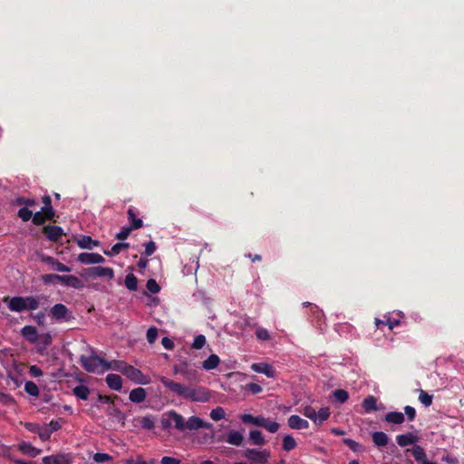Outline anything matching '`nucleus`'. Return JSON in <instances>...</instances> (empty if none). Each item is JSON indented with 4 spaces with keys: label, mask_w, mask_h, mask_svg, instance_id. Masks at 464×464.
<instances>
[{
    "label": "nucleus",
    "mask_w": 464,
    "mask_h": 464,
    "mask_svg": "<svg viewBox=\"0 0 464 464\" xmlns=\"http://www.w3.org/2000/svg\"><path fill=\"white\" fill-rule=\"evenodd\" d=\"M411 454L417 462L422 463L427 458L425 450L420 445H414L411 450Z\"/></svg>",
    "instance_id": "obj_32"
},
{
    "label": "nucleus",
    "mask_w": 464,
    "mask_h": 464,
    "mask_svg": "<svg viewBox=\"0 0 464 464\" xmlns=\"http://www.w3.org/2000/svg\"><path fill=\"white\" fill-rule=\"evenodd\" d=\"M164 416H168L172 420L176 430H178L179 431H185L186 420L181 414L178 413L174 410H171V411H168L167 413H165Z\"/></svg>",
    "instance_id": "obj_12"
},
{
    "label": "nucleus",
    "mask_w": 464,
    "mask_h": 464,
    "mask_svg": "<svg viewBox=\"0 0 464 464\" xmlns=\"http://www.w3.org/2000/svg\"><path fill=\"white\" fill-rule=\"evenodd\" d=\"M419 401L426 407H429L432 403V395L429 394L423 390H420L419 395Z\"/></svg>",
    "instance_id": "obj_44"
},
{
    "label": "nucleus",
    "mask_w": 464,
    "mask_h": 464,
    "mask_svg": "<svg viewBox=\"0 0 464 464\" xmlns=\"http://www.w3.org/2000/svg\"><path fill=\"white\" fill-rule=\"evenodd\" d=\"M252 369L256 372L264 373L267 377H273L275 373L273 366L268 363H254Z\"/></svg>",
    "instance_id": "obj_22"
},
{
    "label": "nucleus",
    "mask_w": 464,
    "mask_h": 464,
    "mask_svg": "<svg viewBox=\"0 0 464 464\" xmlns=\"http://www.w3.org/2000/svg\"><path fill=\"white\" fill-rule=\"evenodd\" d=\"M5 302H7V306L12 312L25 311L24 297L23 296L5 297Z\"/></svg>",
    "instance_id": "obj_11"
},
{
    "label": "nucleus",
    "mask_w": 464,
    "mask_h": 464,
    "mask_svg": "<svg viewBox=\"0 0 464 464\" xmlns=\"http://www.w3.org/2000/svg\"><path fill=\"white\" fill-rule=\"evenodd\" d=\"M112 457L107 453H95L93 456V460L97 463H103L105 461L111 460Z\"/></svg>",
    "instance_id": "obj_54"
},
{
    "label": "nucleus",
    "mask_w": 464,
    "mask_h": 464,
    "mask_svg": "<svg viewBox=\"0 0 464 464\" xmlns=\"http://www.w3.org/2000/svg\"><path fill=\"white\" fill-rule=\"evenodd\" d=\"M100 241L93 240L90 236H82L77 241V245L83 249H92L93 246H99Z\"/></svg>",
    "instance_id": "obj_23"
},
{
    "label": "nucleus",
    "mask_w": 464,
    "mask_h": 464,
    "mask_svg": "<svg viewBox=\"0 0 464 464\" xmlns=\"http://www.w3.org/2000/svg\"><path fill=\"white\" fill-rule=\"evenodd\" d=\"M419 438L411 432L400 434L396 437V441L401 447H406L417 442Z\"/></svg>",
    "instance_id": "obj_19"
},
{
    "label": "nucleus",
    "mask_w": 464,
    "mask_h": 464,
    "mask_svg": "<svg viewBox=\"0 0 464 464\" xmlns=\"http://www.w3.org/2000/svg\"><path fill=\"white\" fill-rule=\"evenodd\" d=\"M146 287L152 294H157L160 291V286L153 278H150L147 281Z\"/></svg>",
    "instance_id": "obj_49"
},
{
    "label": "nucleus",
    "mask_w": 464,
    "mask_h": 464,
    "mask_svg": "<svg viewBox=\"0 0 464 464\" xmlns=\"http://www.w3.org/2000/svg\"><path fill=\"white\" fill-rule=\"evenodd\" d=\"M16 204L19 206L33 207L36 205V201L34 198L18 197L16 198Z\"/></svg>",
    "instance_id": "obj_48"
},
{
    "label": "nucleus",
    "mask_w": 464,
    "mask_h": 464,
    "mask_svg": "<svg viewBox=\"0 0 464 464\" xmlns=\"http://www.w3.org/2000/svg\"><path fill=\"white\" fill-rule=\"evenodd\" d=\"M20 450L23 453L30 455L31 457H36L40 453L38 449L25 442L20 445Z\"/></svg>",
    "instance_id": "obj_36"
},
{
    "label": "nucleus",
    "mask_w": 464,
    "mask_h": 464,
    "mask_svg": "<svg viewBox=\"0 0 464 464\" xmlns=\"http://www.w3.org/2000/svg\"><path fill=\"white\" fill-rule=\"evenodd\" d=\"M126 365L127 363L124 361L112 360L111 362H108L104 359V362H102V372L109 370H113L122 373V371L123 369H125Z\"/></svg>",
    "instance_id": "obj_14"
},
{
    "label": "nucleus",
    "mask_w": 464,
    "mask_h": 464,
    "mask_svg": "<svg viewBox=\"0 0 464 464\" xmlns=\"http://www.w3.org/2000/svg\"><path fill=\"white\" fill-rule=\"evenodd\" d=\"M241 420L246 424H253L255 425L256 421V416H253L252 414H243L240 416Z\"/></svg>",
    "instance_id": "obj_62"
},
{
    "label": "nucleus",
    "mask_w": 464,
    "mask_h": 464,
    "mask_svg": "<svg viewBox=\"0 0 464 464\" xmlns=\"http://www.w3.org/2000/svg\"><path fill=\"white\" fill-rule=\"evenodd\" d=\"M29 373L32 377L37 378L43 375V371L37 365H31L29 368Z\"/></svg>",
    "instance_id": "obj_61"
},
{
    "label": "nucleus",
    "mask_w": 464,
    "mask_h": 464,
    "mask_svg": "<svg viewBox=\"0 0 464 464\" xmlns=\"http://www.w3.org/2000/svg\"><path fill=\"white\" fill-rule=\"evenodd\" d=\"M249 439L256 446H263L266 444V440L264 439L262 432L258 430H250Z\"/></svg>",
    "instance_id": "obj_28"
},
{
    "label": "nucleus",
    "mask_w": 464,
    "mask_h": 464,
    "mask_svg": "<svg viewBox=\"0 0 464 464\" xmlns=\"http://www.w3.org/2000/svg\"><path fill=\"white\" fill-rule=\"evenodd\" d=\"M144 246H145L144 255L146 256H150L151 255H153V253L157 249V246H156V244L154 241H150V242L146 243Z\"/></svg>",
    "instance_id": "obj_56"
},
{
    "label": "nucleus",
    "mask_w": 464,
    "mask_h": 464,
    "mask_svg": "<svg viewBox=\"0 0 464 464\" xmlns=\"http://www.w3.org/2000/svg\"><path fill=\"white\" fill-rule=\"evenodd\" d=\"M302 413L306 417V418H309L310 420H312L314 422H316L315 419H316V411L314 408H313L312 406L310 405H307L305 406L303 411H302Z\"/></svg>",
    "instance_id": "obj_47"
},
{
    "label": "nucleus",
    "mask_w": 464,
    "mask_h": 464,
    "mask_svg": "<svg viewBox=\"0 0 464 464\" xmlns=\"http://www.w3.org/2000/svg\"><path fill=\"white\" fill-rule=\"evenodd\" d=\"M134 230L133 228H131L130 227H123L121 231L119 233L116 234L115 237L118 239V240H124L126 239L130 232Z\"/></svg>",
    "instance_id": "obj_53"
},
{
    "label": "nucleus",
    "mask_w": 464,
    "mask_h": 464,
    "mask_svg": "<svg viewBox=\"0 0 464 464\" xmlns=\"http://www.w3.org/2000/svg\"><path fill=\"white\" fill-rule=\"evenodd\" d=\"M41 280L44 284L53 283L54 281H57V274H45V275H43L42 277H41Z\"/></svg>",
    "instance_id": "obj_60"
},
{
    "label": "nucleus",
    "mask_w": 464,
    "mask_h": 464,
    "mask_svg": "<svg viewBox=\"0 0 464 464\" xmlns=\"http://www.w3.org/2000/svg\"><path fill=\"white\" fill-rule=\"evenodd\" d=\"M262 428L266 429L271 433H276L279 429V424L276 421L266 419Z\"/></svg>",
    "instance_id": "obj_45"
},
{
    "label": "nucleus",
    "mask_w": 464,
    "mask_h": 464,
    "mask_svg": "<svg viewBox=\"0 0 464 464\" xmlns=\"http://www.w3.org/2000/svg\"><path fill=\"white\" fill-rule=\"evenodd\" d=\"M206 344V337L203 334H198L194 338L192 348L196 350L201 349Z\"/></svg>",
    "instance_id": "obj_50"
},
{
    "label": "nucleus",
    "mask_w": 464,
    "mask_h": 464,
    "mask_svg": "<svg viewBox=\"0 0 464 464\" xmlns=\"http://www.w3.org/2000/svg\"><path fill=\"white\" fill-rule=\"evenodd\" d=\"M24 391L31 396L37 397L39 395L38 386L32 381H28L24 384Z\"/></svg>",
    "instance_id": "obj_39"
},
{
    "label": "nucleus",
    "mask_w": 464,
    "mask_h": 464,
    "mask_svg": "<svg viewBox=\"0 0 464 464\" xmlns=\"http://www.w3.org/2000/svg\"><path fill=\"white\" fill-rule=\"evenodd\" d=\"M219 362V357L217 354H211L203 362L202 366L205 370H213L218 367Z\"/></svg>",
    "instance_id": "obj_29"
},
{
    "label": "nucleus",
    "mask_w": 464,
    "mask_h": 464,
    "mask_svg": "<svg viewBox=\"0 0 464 464\" xmlns=\"http://www.w3.org/2000/svg\"><path fill=\"white\" fill-rule=\"evenodd\" d=\"M288 426L293 430H305L309 428V422L298 415H291L288 418Z\"/></svg>",
    "instance_id": "obj_13"
},
{
    "label": "nucleus",
    "mask_w": 464,
    "mask_h": 464,
    "mask_svg": "<svg viewBox=\"0 0 464 464\" xmlns=\"http://www.w3.org/2000/svg\"><path fill=\"white\" fill-rule=\"evenodd\" d=\"M256 335L258 340L261 341H268L271 339L269 332L266 328H257L256 331Z\"/></svg>",
    "instance_id": "obj_51"
},
{
    "label": "nucleus",
    "mask_w": 464,
    "mask_h": 464,
    "mask_svg": "<svg viewBox=\"0 0 464 464\" xmlns=\"http://www.w3.org/2000/svg\"><path fill=\"white\" fill-rule=\"evenodd\" d=\"M243 457L255 464H266L271 458V452L268 450H257L247 448L243 452Z\"/></svg>",
    "instance_id": "obj_2"
},
{
    "label": "nucleus",
    "mask_w": 464,
    "mask_h": 464,
    "mask_svg": "<svg viewBox=\"0 0 464 464\" xmlns=\"http://www.w3.org/2000/svg\"><path fill=\"white\" fill-rule=\"evenodd\" d=\"M108 387L113 391L120 392L122 388V379L115 373H109L105 378Z\"/></svg>",
    "instance_id": "obj_16"
},
{
    "label": "nucleus",
    "mask_w": 464,
    "mask_h": 464,
    "mask_svg": "<svg viewBox=\"0 0 464 464\" xmlns=\"http://www.w3.org/2000/svg\"><path fill=\"white\" fill-rule=\"evenodd\" d=\"M330 416L329 408H321L318 411H316V425H321L324 421H325Z\"/></svg>",
    "instance_id": "obj_37"
},
{
    "label": "nucleus",
    "mask_w": 464,
    "mask_h": 464,
    "mask_svg": "<svg viewBox=\"0 0 464 464\" xmlns=\"http://www.w3.org/2000/svg\"><path fill=\"white\" fill-rule=\"evenodd\" d=\"M67 286L72 287L74 289H82L83 287V284L82 281L77 276L69 275Z\"/></svg>",
    "instance_id": "obj_41"
},
{
    "label": "nucleus",
    "mask_w": 464,
    "mask_h": 464,
    "mask_svg": "<svg viewBox=\"0 0 464 464\" xmlns=\"http://www.w3.org/2000/svg\"><path fill=\"white\" fill-rule=\"evenodd\" d=\"M146 395V390L144 388L138 387L130 391L129 399L132 402L140 403L145 401Z\"/></svg>",
    "instance_id": "obj_21"
},
{
    "label": "nucleus",
    "mask_w": 464,
    "mask_h": 464,
    "mask_svg": "<svg viewBox=\"0 0 464 464\" xmlns=\"http://www.w3.org/2000/svg\"><path fill=\"white\" fill-rule=\"evenodd\" d=\"M211 429L212 424L209 422H205L202 419L198 416H190L185 423V430H197L199 429Z\"/></svg>",
    "instance_id": "obj_8"
},
{
    "label": "nucleus",
    "mask_w": 464,
    "mask_h": 464,
    "mask_svg": "<svg viewBox=\"0 0 464 464\" xmlns=\"http://www.w3.org/2000/svg\"><path fill=\"white\" fill-rule=\"evenodd\" d=\"M226 441L233 446H242L244 436L240 431L232 430L227 432Z\"/></svg>",
    "instance_id": "obj_17"
},
{
    "label": "nucleus",
    "mask_w": 464,
    "mask_h": 464,
    "mask_svg": "<svg viewBox=\"0 0 464 464\" xmlns=\"http://www.w3.org/2000/svg\"><path fill=\"white\" fill-rule=\"evenodd\" d=\"M48 430H50V432L53 434L54 431H57L61 429V424L59 422V420H51L48 424L45 425Z\"/></svg>",
    "instance_id": "obj_58"
},
{
    "label": "nucleus",
    "mask_w": 464,
    "mask_h": 464,
    "mask_svg": "<svg viewBox=\"0 0 464 464\" xmlns=\"http://www.w3.org/2000/svg\"><path fill=\"white\" fill-rule=\"evenodd\" d=\"M342 441L344 445H346L354 453L365 452V447L362 444H361L352 439L345 438Z\"/></svg>",
    "instance_id": "obj_25"
},
{
    "label": "nucleus",
    "mask_w": 464,
    "mask_h": 464,
    "mask_svg": "<svg viewBox=\"0 0 464 464\" xmlns=\"http://www.w3.org/2000/svg\"><path fill=\"white\" fill-rule=\"evenodd\" d=\"M148 343H153L158 338V329L156 327H150L148 329L146 334Z\"/></svg>",
    "instance_id": "obj_52"
},
{
    "label": "nucleus",
    "mask_w": 464,
    "mask_h": 464,
    "mask_svg": "<svg viewBox=\"0 0 464 464\" xmlns=\"http://www.w3.org/2000/svg\"><path fill=\"white\" fill-rule=\"evenodd\" d=\"M404 420V414L398 411H391L385 415V420L389 423L401 424Z\"/></svg>",
    "instance_id": "obj_27"
},
{
    "label": "nucleus",
    "mask_w": 464,
    "mask_h": 464,
    "mask_svg": "<svg viewBox=\"0 0 464 464\" xmlns=\"http://www.w3.org/2000/svg\"><path fill=\"white\" fill-rule=\"evenodd\" d=\"M376 402V398L369 395L363 400L362 407L366 412H371L377 410Z\"/></svg>",
    "instance_id": "obj_31"
},
{
    "label": "nucleus",
    "mask_w": 464,
    "mask_h": 464,
    "mask_svg": "<svg viewBox=\"0 0 464 464\" xmlns=\"http://www.w3.org/2000/svg\"><path fill=\"white\" fill-rule=\"evenodd\" d=\"M22 336L31 343H35L38 341V333L34 326L25 325L21 330Z\"/></svg>",
    "instance_id": "obj_15"
},
{
    "label": "nucleus",
    "mask_w": 464,
    "mask_h": 464,
    "mask_svg": "<svg viewBox=\"0 0 464 464\" xmlns=\"http://www.w3.org/2000/svg\"><path fill=\"white\" fill-rule=\"evenodd\" d=\"M39 258L43 263L47 264L53 270H56L58 272H70L71 271V267L61 263L57 258H54L53 256L41 254V255H39Z\"/></svg>",
    "instance_id": "obj_7"
},
{
    "label": "nucleus",
    "mask_w": 464,
    "mask_h": 464,
    "mask_svg": "<svg viewBox=\"0 0 464 464\" xmlns=\"http://www.w3.org/2000/svg\"><path fill=\"white\" fill-rule=\"evenodd\" d=\"M44 464H72V458L70 454H56L43 458Z\"/></svg>",
    "instance_id": "obj_10"
},
{
    "label": "nucleus",
    "mask_w": 464,
    "mask_h": 464,
    "mask_svg": "<svg viewBox=\"0 0 464 464\" xmlns=\"http://www.w3.org/2000/svg\"><path fill=\"white\" fill-rule=\"evenodd\" d=\"M51 315L55 320L64 319L68 314V308L63 304H56L51 308Z\"/></svg>",
    "instance_id": "obj_20"
},
{
    "label": "nucleus",
    "mask_w": 464,
    "mask_h": 464,
    "mask_svg": "<svg viewBox=\"0 0 464 464\" xmlns=\"http://www.w3.org/2000/svg\"><path fill=\"white\" fill-rule=\"evenodd\" d=\"M25 311L36 310L39 307V301L34 296L24 297Z\"/></svg>",
    "instance_id": "obj_38"
},
{
    "label": "nucleus",
    "mask_w": 464,
    "mask_h": 464,
    "mask_svg": "<svg viewBox=\"0 0 464 464\" xmlns=\"http://www.w3.org/2000/svg\"><path fill=\"white\" fill-rule=\"evenodd\" d=\"M160 463L161 464H180L181 461L179 459L165 456L161 459Z\"/></svg>",
    "instance_id": "obj_63"
},
{
    "label": "nucleus",
    "mask_w": 464,
    "mask_h": 464,
    "mask_svg": "<svg viewBox=\"0 0 464 464\" xmlns=\"http://www.w3.org/2000/svg\"><path fill=\"white\" fill-rule=\"evenodd\" d=\"M41 209L44 214V217L47 219V221L53 220V218L55 217V210L53 209V208H42Z\"/></svg>",
    "instance_id": "obj_57"
},
{
    "label": "nucleus",
    "mask_w": 464,
    "mask_h": 464,
    "mask_svg": "<svg viewBox=\"0 0 464 464\" xmlns=\"http://www.w3.org/2000/svg\"><path fill=\"white\" fill-rule=\"evenodd\" d=\"M17 216L24 221L27 222L32 219L33 211L27 208H22L18 210Z\"/></svg>",
    "instance_id": "obj_46"
},
{
    "label": "nucleus",
    "mask_w": 464,
    "mask_h": 464,
    "mask_svg": "<svg viewBox=\"0 0 464 464\" xmlns=\"http://www.w3.org/2000/svg\"><path fill=\"white\" fill-rule=\"evenodd\" d=\"M84 276L92 278L107 277L111 280L114 278V270L111 267L92 266L85 269Z\"/></svg>",
    "instance_id": "obj_5"
},
{
    "label": "nucleus",
    "mask_w": 464,
    "mask_h": 464,
    "mask_svg": "<svg viewBox=\"0 0 464 464\" xmlns=\"http://www.w3.org/2000/svg\"><path fill=\"white\" fill-rule=\"evenodd\" d=\"M130 247L129 243H116L111 250H104V254L109 256H114L120 254L123 249Z\"/></svg>",
    "instance_id": "obj_30"
},
{
    "label": "nucleus",
    "mask_w": 464,
    "mask_h": 464,
    "mask_svg": "<svg viewBox=\"0 0 464 464\" xmlns=\"http://www.w3.org/2000/svg\"><path fill=\"white\" fill-rule=\"evenodd\" d=\"M45 237L52 242H58L64 235L63 229L59 226L46 225L42 229Z\"/></svg>",
    "instance_id": "obj_6"
},
{
    "label": "nucleus",
    "mask_w": 464,
    "mask_h": 464,
    "mask_svg": "<svg viewBox=\"0 0 464 464\" xmlns=\"http://www.w3.org/2000/svg\"><path fill=\"white\" fill-rule=\"evenodd\" d=\"M138 212L134 208H130L127 211L128 220L130 223V227L139 229L143 227V221L141 218H137Z\"/></svg>",
    "instance_id": "obj_18"
},
{
    "label": "nucleus",
    "mask_w": 464,
    "mask_h": 464,
    "mask_svg": "<svg viewBox=\"0 0 464 464\" xmlns=\"http://www.w3.org/2000/svg\"><path fill=\"white\" fill-rule=\"evenodd\" d=\"M38 435L43 441H46L51 438L52 433L50 432L48 428L44 425V426H41Z\"/></svg>",
    "instance_id": "obj_55"
},
{
    "label": "nucleus",
    "mask_w": 464,
    "mask_h": 464,
    "mask_svg": "<svg viewBox=\"0 0 464 464\" xmlns=\"http://www.w3.org/2000/svg\"><path fill=\"white\" fill-rule=\"evenodd\" d=\"M143 430H151L155 427V418L152 415L140 417L136 420Z\"/></svg>",
    "instance_id": "obj_24"
},
{
    "label": "nucleus",
    "mask_w": 464,
    "mask_h": 464,
    "mask_svg": "<svg viewBox=\"0 0 464 464\" xmlns=\"http://www.w3.org/2000/svg\"><path fill=\"white\" fill-rule=\"evenodd\" d=\"M160 382L175 394L191 401L207 402L210 399L209 391L203 387L193 388L176 382L167 377L161 376Z\"/></svg>",
    "instance_id": "obj_1"
},
{
    "label": "nucleus",
    "mask_w": 464,
    "mask_h": 464,
    "mask_svg": "<svg viewBox=\"0 0 464 464\" xmlns=\"http://www.w3.org/2000/svg\"><path fill=\"white\" fill-rule=\"evenodd\" d=\"M226 416L225 410L222 407H217L210 411V418L215 420H220Z\"/></svg>",
    "instance_id": "obj_42"
},
{
    "label": "nucleus",
    "mask_w": 464,
    "mask_h": 464,
    "mask_svg": "<svg viewBox=\"0 0 464 464\" xmlns=\"http://www.w3.org/2000/svg\"><path fill=\"white\" fill-rule=\"evenodd\" d=\"M404 412L408 418L409 420H413L416 417V411L413 407L411 406H405L404 407Z\"/></svg>",
    "instance_id": "obj_59"
},
{
    "label": "nucleus",
    "mask_w": 464,
    "mask_h": 464,
    "mask_svg": "<svg viewBox=\"0 0 464 464\" xmlns=\"http://www.w3.org/2000/svg\"><path fill=\"white\" fill-rule=\"evenodd\" d=\"M372 441L377 447H385L388 444L389 438L386 433L382 431H375L372 435Z\"/></svg>",
    "instance_id": "obj_26"
},
{
    "label": "nucleus",
    "mask_w": 464,
    "mask_h": 464,
    "mask_svg": "<svg viewBox=\"0 0 464 464\" xmlns=\"http://www.w3.org/2000/svg\"><path fill=\"white\" fill-rule=\"evenodd\" d=\"M296 447L295 440L291 435H285L282 440V448L285 451H290Z\"/></svg>",
    "instance_id": "obj_35"
},
{
    "label": "nucleus",
    "mask_w": 464,
    "mask_h": 464,
    "mask_svg": "<svg viewBox=\"0 0 464 464\" xmlns=\"http://www.w3.org/2000/svg\"><path fill=\"white\" fill-rule=\"evenodd\" d=\"M104 359L92 353L90 356L81 355L80 362L82 368L88 372H100L99 366L102 367Z\"/></svg>",
    "instance_id": "obj_3"
},
{
    "label": "nucleus",
    "mask_w": 464,
    "mask_h": 464,
    "mask_svg": "<svg viewBox=\"0 0 464 464\" xmlns=\"http://www.w3.org/2000/svg\"><path fill=\"white\" fill-rule=\"evenodd\" d=\"M46 221H47V219L45 218L44 214L43 213L42 209L40 211L35 212L34 214L33 213L32 222L34 223V225L42 226Z\"/></svg>",
    "instance_id": "obj_43"
},
{
    "label": "nucleus",
    "mask_w": 464,
    "mask_h": 464,
    "mask_svg": "<svg viewBox=\"0 0 464 464\" xmlns=\"http://www.w3.org/2000/svg\"><path fill=\"white\" fill-rule=\"evenodd\" d=\"M124 284L125 286L130 291H136L138 289V278L131 273L125 276Z\"/></svg>",
    "instance_id": "obj_34"
},
{
    "label": "nucleus",
    "mask_w": 464,
    "mask_h": 464,
    "mask_svg": "<svg viewBox=\"0 0 464 464\" xmlns=\"http://www.w3.org/2000/svg\"><path fill=\"white\" fill-rule=\"evenodd\" d=\"M77 259L79 262L85 265L101 264L105 262L104 257L98 253L83 252L78 255Z\"/></svg>",
    "instance_id": "obj_9"
},
{
    "label": "nucleus",
    "mask_w": 464,
    "mask_h": 464,
    "mask_svg": "<svg viewBox=\"0 0 464 464\" xmlns=\"http://www.w3.org/2000/svg\"><path fill=\"white\" fill-rule=\"evenodd\" d=\"M334 397L341 403H344L349 399V393L347 391L343 389H337L334 392Z\"/></svg>",
    "instance_id": "obj_40"
},
{
    "label": "nucleus",
    "mask_w": 464,
    "mask_h": 464,
    "mask_svg": "<svg viewBox=\"0 0 464 464\" xmlns=\"http://www.w3.org/2000/svg\"><path fill=\"white\" fill-rule=\"evenodd\" d=\"M122 374L130 381L139 384H148L150 382L148 377L145 376L140 370L128 363L125 366V369H123Z\"/></svg>",
    "instance_id": "obj_4"
},
{
    "label": "nucleus",
    "mask_w": 464,
    "mask_h": 464,
    "mask_svg": "<svg viewBox=\"0 0 464 464\" xmlns=\"http://www.w3.org/2000/svg\"><path fill=\"white\" fill-rule=\"evenodd\" d=\"M72 392H73V394L77 398L83 400V401H86L88 399V396L90 393L89 388L82 384L78 385L75 388H73Z\"/></svg>",
    "instance_id": "obj_33"
},
{
    "label": "nucleus",
    "mask_w": 464,
    "mask_h": 464,
    "mask_svg": "<svg viewBox=\"0 0 464 464\" xmlns=\"http://www.w3.org/2000/svg\"><path fill=\"white\" fill-rule=\"evenodd\" d=\"M161 344L167 350H171L174 347L173 341L169 337H163L161 340Z\"/></svg>",
    "instance_id": "obj_64"
}]
</instances>
